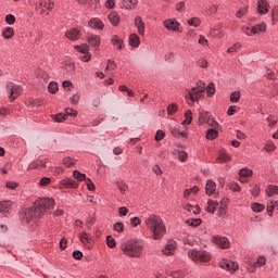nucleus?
<instances>
[{
	"label": "nucleus",
	"instance_id": "nucleus-1",
	"mask_svg": "<svg viewBox=\"0 0 278 278\" xmlns=\"http://www.w3.org/2000/svg\"><path fill=\"white\" fill-rule=\"evenodd\" d=\"M146 227L152 231V237L154 240H162L166 235V226L164 225V220L160 215L152 214L150 215L146 222Z\"/></svg>",
	"mask_w": 278,
	"mask_h": 278
},
{
	"label": "nucleus",
	"instance_id": "nucleus-2",
	"mask_svg": "<svg viewBox=\"0 0 278 278\" xmlns=\"http://www.w3.org/2000/svg\"><path fill=\"white\" fill-rule=\"evenodd\" d=\"M206 212L214 214L217 210L216 216L218 218H227L229 212V200L228 198H222L219 202L210 199L207 201Z\"/></svg>",
	"mask_w": 278,
	"mask_h": 278
},
{
	"label": "nucleus",
	"instance_id": "nucleus-3",
	"mask_svg": "<svg viewBox=\"0 0 278 278\" xmlns=\"http://www.w3.org/2000/svg\"><path fill=\"white\" fill-rule=\"evenodd\" d=\"M55 206V200L51 198H41L35 202V210L30 211L29 214H35V218H42L47 212L53 210Z\"/></svg>",
	"mask_w": 278,
	"mask_h": 278
},
{
	"label": "nucleus",
	"instance_id": "nucleus-4",
	"mask_svg": "<svg viewBox=\"0 0 278 278\" xmlns=\"http://www.w3.org/2000/svg\"><path fill=\"white\" fill-rule=\"evenodd\" d=\"M203 92H205V83H198L195 87L187 90L186 100L189 105H194L195 101H199L201 97H203Z\"/></svg>",
	"mask_w": 278,
	"mask_h": 278
},
{
	"label": "nucleus",
	"instance_id": "nucleus-5",
	"mask_svg": "<svg viewBox=\"0 0 278 278\" xmlns=\"http://www.w3.org/2000/svg\"><path fill=\"white\" fill-rule=\"evenodd\" d=\"M142 245L137 243V241H127L126 243L122 244V251L128 257H140L142 255Z\"/></svg>",
	"mask_w": 278,
	"mask_h": 278
},
{
	"label": "nucleus",
	"instance_id": "nucleus-6",
	"mask_svg": "<svg viewBox=\"0 0 278 278\" xmlns=\"http://www.w3.org/2000/svg\"><path fill=\"white\" fill-rule=\"evenodd\" d=\"M188 257L191 258L192 262H201L202 264L212 262V254L205 250L191 249L188 251Z\"/></svg>",
	"mask_w": 278,
	"mask_h": 278
},
{
	"label": "nucleus",
	"instance_id": "nucleus-7",
	"mask_svg": "<svg viewBox=\"0 0 278 278\" xmlns=\"http://www.w3.org/2000/svg\"><path fill=\"white\" fill-rule=\"evenodd\" d=\"M5 88L11 103H13V101H16V99H18L21 94H23V87L14 83H8Z\"/></svg>",
	"mask_w": 278,
	"mask_h": 278
},
{
	"label": "nucleus",
	"instance_id": "nucleus-8",
	"mask_svg": "<svg viewBox=\"0 0 278 278\" xmlns=\"http://www.w3.org/2000/svg\"><path fill=\"white\" fill-rule=\"evenodd\" d=\"M163 25L168 31H174L177 34H181L184 31L181 24H179V22H177L175 18L165 20Z\"/></svg>",
	"mask_w": 278,
	"mask_h": 278
},
{
	"label": "nucleus",
	"instance_id": "nucleus-9",
	"mask_svg": "<svg viewBox=\"0 0 278 278\" xmlns=\"http://www.w3.org/2000/svg\"><path fill=\"white\" fill-rule=\"evenodd\" d=\"M79 242L84 244L87 249H92L94 247V238H92V235L81 231L78 233Z\"/></svg>",
	"mask_w": 278,
	"mask_h": 278
},
{
	"label": "nucleus",
	"instance_id": "nucleus-10",
	"mask_svg": "<svg viewBox=\"0 0 278 278\" xmlns=\"http://www.w3.org/2000/svg\"><path fill=\"white\" fill-rule=\"evenodd\" d=\"M219 266L224 269L227 270L228 273H236L240 268V265H238V262H233L231 260L223 258L219 262Z\"/></svg>",
	"mask_w": 278,
	"mask_h": 278
},
{
	"label": "nucleus",
	"instance_id": "nucleus-11",
	"mask_svg": "<svg viewBox=\"0 0 278 278\" xmlns=\"http://www.w3.org/2000/svg\"><path fill=\"white\" fill-rule=\"evenodd\" d=\"M212 242L219 247V249H229V239L226 237H220V236H213Z\"/></svg>",
	"mask_w": 278,
	"mask_h": 278
},
{
	"label": "nucleus",
	"instance_id": "nucleus-12",
	"mask_svg": "<svg viewBox=\"0 0 278 278\" xmlns=\"http://www.w3.org/2000/svg\"><path fill=\"white\" fill-rule=\"evenodd\" d=\"M257 12L261 15H265V14H268V12H270V4L268 3V0L257 1Z\"/></svg>",
	"mask_w": 278,
	"mask_h": 278
},
{
	"label": "nucleus",
	"instance_id": "nucleus-13",
	"mask_svg": "<svg viewBox=\"0 0 278 278\" xmlns=\"http://www.w3.org/2000/svg\"><path fill=\"white\" fill-rule=\"evenodd\" d=\"M135 27H137V31H138L139 36H144L147 25L144 24V21H142V16L137 15L135 17Z\"/></svg>",
	"mask_w": 278,
	"mask_h": 278
},
{
	"label": "nucleus",
	"instance_id": "nucleus-14",
	"mask_svg": "<svg viewBox=\"0 0 278 278\" xmlns=\"http://www.w3.org/2000/svg\"><path fill=\"white\" fill-rule=\"evenodd\" d=\"M65 37L68 40H79V38H81V30L79 28H70L66 33H65Z\"/></svg>",
	"mask_w": 278,
	"mask_h": 278
},
{
	"label": "nucleus",
	"instance_id": "nucleus-15",
	"mask_svg": "<svg viewBox=\"0 0 278 278\" xmlns=\"http://www.w3.org/2000/svg\"><path fill=\"white\" fill-rule=\"evenodd\" d=\"M175 249H177V242L174 240H168L163 249V255H174Z\"/></svg>",
	"mask_w": 278,
	"mask_h": 278
},
{
	"label": "nucleus",
	"instance_id": "nucleus-16",
	"mask_svg": "<svg viewBox=\"0 0 278 278\" xmlns=\"http://www.w3.org/2000/svg\"><path fill=\"white\" fill-rule=\"evenodd\" d=\"M89 27H91V29L102 30L105 27V24H103V21H101L99 17H93L89 21Z\"/></svg>",
	"mask_w": 278,
	"mask_h": 278
},
{
	"label": "nucleus",
	"instance_id": "nucleus-17",
	"mask_svg": "<svg viewBox=\"0 0 278 278\" xmlns=\"http://www.w3.org/2000/svg\"><path fill=\"white\" fill-rule=\"evenodd\" d=\"M108 18L111 25H113V27H118V25H121V15H118V12L116 11L111 12Z\"/></svg>",
	"mask_w": 278,
	"mask_h": 278
},
{
	"label": "nucleus",
	"instance_id": "nucleus-18",
	"mask_svg": "<svg viewBox=\"0 0 278 278\" xmlns=\"http://www.w3.org/2000/svg\"><path fill=\"white\" fill-rule=\"evenodd\" d=\"M60 188H77L78 184L77 181L73 180L72 178H65L63 180L60 181L59 184Z\"/></svg>",
	"mask_w": 278,
	"mask_h": 278
},
{
	"label": "nucleus",
	"instance_id": "nucleus-19",
	"mask_svg": "<svg viewBox=\"0 0 278 278\" xmlns=\"http://www.w3.org/2000/svg\"><path fill=\"white\" fill-rule=\"evenodd\" d=\"M0 212L3 216H8L10 212H12V202L11 201H2L0 202Z\"/></svg>",
	"mask_w": 278,
	"mask_h": 278
},
{
	"label": "nucleus",
	"instance_id": "nucleus-20",
	"mask_svg": "<svg viewBox=\"0 0 278 278\" xmlns=\"http://www.w3.org/2000/svg\"><path fill=\"white\" fill-rule=\"evenodd\" d=\"M138 5V0H122L121 8L123 10H135Z\"/></svg>",
	"mask_w": 278,
	"mask_h": 278
},
{
	"label": "nucleus",
	"instance_id": "nucleus-21",
	"mask_svg": "<svg viewBox=\"0 0 278 278\" xmlns=\"http://www.w3.org/2000/svg\"><path fill=\"white\" fill-rule=\"evenodd\" d=\"M88 42L90 47H93V49H97L101 45V37L99 35H88Z\"/></svg>",
	"mask_w": 278,
	"mask_h": 278
},
{
	"label": "nucleus",
	"instance_id": "nucleus-22",
	"mask_svg": "<svg viewBox=\"0 0 278 278\" xmlns=\"http://www.w3.org/2000/svg\"><path fill=\"white\" fill-rule=\"evenodd\" d=\"M205 190L208 197H212V194H216V182H214V180H207Z\"/></svg>",
	"mask_w": 278,
	"mask_h": 278
},
{
	"label": "nucleus",
	"instance_id": "nucleus-23",
	"mask_svg": "<svg viewBox=\"0 0 278 278\" xmlns=\"http://www.w3.org/2000/svg\"><path fill=\"white\" fill-rule=\"evenodd\" d=\"M129 46L132 49H138L140 47V37L137 34H131L129 36Z\"/></svg>",
	"mask_w": 278,
	"mask_h": 278
},
{
	"label": "nucleus",
	"instance_id": "nucleus-24",
	"mask_svg": "<svg viewBox=\"0 0 278 278\" xmlns=\"http://www.w3.org/2000/svg\"><path fill=\"white\" fill-rule=\"evenodd\" d=\"M218 164H225V162H231V155L225 151H219V154L217 156Z\"/></svg>",
	"mask_w": 278,
	"mask_h": 278
},
{
	"label": "nucleus",
	"instance_id": "nucleus-25",
	"mask_svg": "<svg viewBox=\"0 0 278 278\" xmlns=\"http://www.w3.org/2000/svg\"><path fill=\"white\" fill-rule=\"evenodd\" d=\"M267 29L266 23H261L252 27L253 36L264 34Z\"/></svg>",
	"mask_w": 278,
	"mask_h": 278
},
{
	"label": "nucleus",
	"instance_id": "nucleus-26",
	"mask_svg": "<svg viewBox=\"0 0 278 278\" xmlns=\"http://www.w3.org/2000/svg\"><path fill=\"white\" fill-rule=\"evenodd\" d=\"M111 43L113 45V47H116L118 51H121V49H123V46L125 45V42L118 37V35L112 37Z\"/></svg>",
	"mask_w": 278,
	"mask_h": 278
},
{
	"label": "nucleus",
	"instance_id": "nucleus-27",
	"mask_svg": "<svg viewBox=\"0 0 278 278\" xmlns=\"http://www.w3.org/2000/svg\"><path fill=\"white\" fill-rule=\"evenodd\" d=\"M30 168H47V160L37 159L30 163Z\"/></svg>",
	"mask_w": 278,
	"mask_h": 278
},
{
	"label": "nucleus",
	"instance_id": "nucleus-28",
	"mask_svg": "<svg viewBox=\"0 0 278 278\" xmlns=\"http://www.w3.org/2000/svg\"><path fill=\"white\" fill-rule=\"evenodd\" d=\"M2 37H3L5 40H11V38H14V28H12V27H5V28L2 30Z\"/></svg>",
	"mask_w": 278,
	"mask_h": 278
},
{
	"label": "nucleus",
	"instance_id": "nucleus-29",
	"mask_svg": "<svg viewBox=\"0 0 278 278\" xmlns=\"http://www.w3.org/2000/svg\"><path fill=\"white\" fill-rule=\"evenodd\" d=\"M64 71H65L66 75H70V76L75 75V63L66 62L64 65Z\"/></svg>",
	"mask_w": 278,
	"mask_h": 278
},
{
	"label": "nucleus",
	"instance_id": "nucleus-30",
	"mask_svg": "<svg viewBox=\"0 0 278 278\" xmlns=\"http://www.w3.org/2000/svg\"><path fill=\"white\" fill-rule=\"evenodd\" d=\"M275 194H278V186L268 185L266 188V195L270 198V197H275Z\"/></svg>",
	"mask_w": 278,
	"mask_h": 278
},
{
	"label": "nucleus",
	"instance_id": "nucleus-31",
	"mask_svg": "<svg viewBox=\"0 0 278 278\" xmlns=\"http://www.w3.org/2000/svg\"><path fill=\"white\" fill-rule=\"evenodd\" d=\"M212 115L207 112H202L199 114V124L200 125H207V122L210 121V117Z\"/></svg>",
	"mask_w": 278,
	"mask_h": 278
},
{
	"label": "nucleus",
	"instance_id": "nucleus-32",
	"mask_svg": "<svg viewBox=\"0 0 278 278\" xmlns=\"http://www.w3.org/2000/svg\"><path fill=\"white\" fill-rule=\"evenodd\" d=\"M184 208L187 210V212H189L190 214H200L201 213V207H199V205L186 204L184 206Z\"/></svg>",
	"mask_w": 278,
	"mask_h": 278
},
{
	"label": "nucleus",
	"instance_id": "nucleus-33",
	"mask_svg": "<svg viewBox=\"0 0 278 278\" xmlns=\"http://www.w3.org/2000/svg\"><path fill=\"white\" fill-rule=\"evenodd\" d=\"M63 164H64V166H66V168H71L77 164V160H75L71 156H66L63 159Z\"/></svg>",
	"mask_w": 278,
	"mask_h": 278
},
{
	"label": "nucleus",
	"instance_id": "nucleus-34",
	"mask_svg": "<svg viewBox=\"0 0 278 278\" xmlns=\"http://www.w3.org/2000/svg\"><path fill=\"white\" fill-rule=\"evenodd\" d=\"M74 49H76V51H78V53H89L90 51V46L87 43L80 45V46H74Z\"/></svg>",
	"mask_w": 278,
	"mask_h": 278
},
{
	"label": "nucleus",
	"instance_id": "nucleus-35",
	"mask_svg": "<svg viewBox=\"0 0 278 278\" xmlns=\"http://www.w3.org/2000/svg\"><path fill=\"white\" fill-rule=\"evenodd\" d=\"M216 138H218V131L216 130V128L208 129L206 132V139L216 140Z\"/></svg>",
	"mask_w": 278,
	"mask_h": 278
},
{
	"label": "nucleus",
	"instance_id": "nucleus-36",
	"mask_svg": "<svg viewBox=\"0 0 278 278\" xmlns=\"http://www.w3.org/2000/svg\"><path fill=\"white\" fill-rule=\"evenodd\" d=\"M240 177H253V169H250L249 167H243L239 170Z\"/></svg>",
	"mask_w": 278,
	"mask_h": 278
},
{
	"label": "nucleus",
	"instance_id": "nucleus-37",
	"mask_svg": "<svg viewBox=\"0 0 278 278\" xmlns=\"http://www.w3.org/2000/svg\"><path fill=\"white\" fill-rule=\"evenodd\" d=\"M251 210L256 213H260V212H264V210H266V206H264V204L262 203L254 202L251 204Z\"/></svg>",
	"mask_w": 278,
	"mask_h": 278
},
{
	"label": "nucleus",
	"instance_id": "nucleus-38",
	"mask_svg": "<svg viewBox=\"0 0 278 278\" xmlns=\"http://www.w3.org/2000/svg\"><path fill=\"white\" fill-rule=\"evenodd\" d=\"M192 123V111L187 110L185 112V121L181 123V125H190Z\"/></svg>",
	"mask_w": 278,
	"mask_h": 278
},
{
	"label": "nucleus",
	"instance_id": "nucleus-39",
	"mask_svg": "<svg viewBox=\"0 0 278 278\" xmlns=\"http://www.w3.org/2000/svg\"><path fill=\"white\" fill-rule=\"evenodd\" d=\"M199 192V187L194 186L192 188L186 189L184 192L185 199H188L191 194H197Z\"/></svg>",
	"mask_w": 278,
	"mask_h": 278
},
{
	"label": "nucleus",
	"instance_id": "nucleus-40",
	"mask_svg": "<svg viewBox=\"0 0 278 278\" xmlns=\"http://www.w3.org/2000/svg\"><path fill=\"white\" fill-rule=\"evenodd\" d=\"M58 90H60V88L58 87V83H55V81L49 83V85H48V91H49L51 94H55V92H58Z\"/></svg>",
	"mask_w": 278,
	"mask_h": 278
},
{
	"label": "nucleus",
	"instance_id": "nucleus-41",
	"mask_svg": "<svg viewBox=\"0 0 278 278\" xmlns=\"http://www.w3.org/2000/svg\"><path fill=\"white\" fill-rule=\"evenodd\" d=\"M73 177L77 179V181H86V174H81V172L77 169L73 172Z\"/></svg>",
	"mask_w": 278,
	"mask_h": 278
},
{
	"label": "nucleus",
	"instance_id": "nucleus-42",
	"mask_svg": "<svg viewBox=\"0 0 278 278\" xmlns=\"http://www.w3.org/2000/svg\"><path fill=\"white\" fill-rule=\"evenodd\" d=\"M247 14H249V7H243L237 11L236 16L237 18H242L247 16Z\"/></svg>",
	"mask_w": 278,
	"mask_h": 278
},
{
	"label": "nucleus",
	"instance_id": "nucleus-43",
	"mask_svg": "<svg viewBox=\"0 0 278 278\" xmlns=\"http://www.w3.org/2000/svg\"><path fill=\"white\" fill-rule=\"evenodd\" d=\"M275 205H277V202H273V200L267 203L266 210H267L268 216H270V217H273V213H274L275 210H276V208H275Z\"/></svg>",
	"mask_w": 278,
	"mask_h": 278
},
{
	"label": "nucleus",
	"instance_id": "nucleus-44",
	"mask_svg": "<svg viewBox=\"0 0 278 278\" xmlns=\"http://www.w3.org/2000/svg\"><path fill=\"white\" fill-rule=\"evenodd\" d=\"M213 94H216V87L214 83H210L206 88V97H212Z\"/></svg>",
	"mask_w": 278,
	"mask_h": 278
},
{
	"label": "nucleus",
	"instance_id": "nucleus-45",
	"mask_svg": "<svg viewBox=\"0 0 278 278\" xmlns=\"http://www.w3.org/2000/svg\"><path fill=\"white\" fill-rule=\"evenodd\" d=\"M201 223H203V220H201V218H190L187 220V225H189L190 227H199V225H201Z\"/></svg>",
	"mask_w": 278,
	"mask_h": 278
},
{
	"label": "nucleus",
	"instance_id": "nucleus-46",
	"mask_svg": "<svg viewBox=\"0 0 278 278\" xmlns=\"http://www.w3.org/2000/svg\"><path fill=\"white\" fill-rule=\"evenodd\" d=\"M113 229L114 231H117V233H123V231H125V224L117 222L113 225Z\"/></svg>",
	"mask_w": 278,
	"mask_h": 278
},
{
	"label": "nucleus",
	"instance_id": "nucleus-47",
	"mask_svg": "<svg viewBox=\"0 0 278 278\" xmlns=\"http://www.w3.org/2000/svg\"><path fill=\"white\" fill-rule=\"evenodd\" d=\"M188 25H190V27H199V25H201V20H199V17H191L188 20Z\"/></svg>",
	"mask_w": 278,
	"mask_h": 278
},
{
	"label": "nucleus",
	"instance_id": "nucleus-48",
	"mask_svg": "<svg viewBox=\"0 0 278 278\" xmlns=\"http://www.w3.org/2000/svg\"><path fill=\"white\" fill-rule=\"evenodd\" d=\"M264 149L267 153H273V151H275L277 149V146H275V143H273V141H269L265 144Z\"/></svg>",
	"mask_w": 278,
	"mask_h": 278
},
{
	"label": "nucleus",
	"instance_id": "nucleus-49",
	"mask_svg": "<svg viewBox=\"0 0 278 278\" xmlns=\"http://www.w3.org/2000/svg\"><path fill=\"white\" fill-rule=\"evenodd\" d=\"M240 101V91H233L230 94V103H238Z\"/></svg>",
	"mask_w": 278,
	"mask_h": 278
},
{
	"label": "nucleus",
	"instance_id": "nucleus-50",
	"mask_svg": "<svg viewBox=\"0 0 278 278\" xmlns=\"http://www.w3.org/2000/svg\"><path fill=\"white\" fill-rule=\"evenodd\" d=\"M106 244L110 249H114L116 247V239L112 236H106Z\"/></svg>",
	"mask_w": 278,
	"mask_h": 278
},
{
	"label": "nucleus",
	"instance_id": "nucleus-51",
	"mask_svg": "<svg viewBox=\"0 0 278 278\" xmlns=\"http://www.w3.org/2000/svg\"><path fill=\"white\" fill-rule=\"evenodd\" d=\"M164 138H166V132H164V130H157L154 140L160 142L161 140H164Z\"/></svg>",
	"mask_w": 278,
	"mask_h": 278
},
{
	"label": "nucleus",
	"instance_id": "nucleus-52",
	"mask_svg": "<svg viewBox=\"0 0 278 278\" xmlns=\"http://www.w3.org/2000/svg\"><path fill=\"white\" fill-rule=\"evenodd\" d=\"M177 112V103H172L167 106V114L168 116H173Z\"/></svg>",
	"mask_w": 278,
	"mask_h": 278
},
{
	"label": "nucleus",
	"instance_id": "nucleus-53",
	"mask_svg": "<svg viewBox=\"0 0 278 278\" xmlns=\"http://www.w3.org/2000/svg\"><path fill=\"white\" fill-rule=\"evenodd\" d=\"M117 188H118L121 194H125L127 192V190L129 189V187L125 182H118Z\"/></svg>",
	"mask_w": 278,
	"mask_h": 278
},
{
	"label": "nucleus",
	"instance_id": "nucleus-54",
	"mask_svg": "<svg viewBox=\"0 0 278 278\" xmlns=\"http://www.w3.org/2000/svg\"><path fill=\"white\" fill-rule=\"evenodd\" d=\"M271 21H273V23H277V21H278V7L277 5L271 9Z\"/></svg>",
	"mask_w": 278,
	"mask_h": 278
},
{
	"label": "nucleus",
	"instance_id": "nucleus-55",
	"mask_svg": "<svg viewBox=\"0 0 278 278\" xmlns=\"http://www.w3.org/2000/svg\"><path fill=\"white\" fill-rule=\"evenodd\" d=\"M53 118L55 123H62L63 121H66V114L64 115V113H59L56 115H53Z\"/></svg>",
	"mask_w": 278,
	"mask_h": 278
},
{
	"label": "nucleus",
	"instance_id": "nucleus-56",
	"mask_svg": "<svg viewBox=\"0 0 278 278\" xmlns=\"http://www.w3.org/2000/svg\"><path fill=\"white\" fill-rule=\"evenodd\" d=\"M5 23L8 25H14L16 23V17L14 15H12V14H8L5 16Z\"/></svg>",
	"mask_w": 278,
	"mask_h": 278
},
{
	"label": "nucleus",
	"instance_id": "nucleus-57",
	"mask_svg": "<svg viewBox=\"0 0 278 278\" xmlns=\"http://www.w3.org/2000/svg\"><path fill=\"white\" fill-rule=\"evenodd\" d=\"M178 160L179 162H186L188 160V152L178 151Z\"/></svg>",
	"mask_w": 278,
	"mask_h": 278
},
{
	"label": "nucleus",
	"instance_id": "nucleus-58",
	"mask_svg": "<svg viewBox=\"0 0 278 278\" xmlns=\"http://www.w3.org/2000/svg\"><path fill=\"white\" fill-rule=\"evenodd\" d=\"M242 45L240 42L235 43L232 47L227 49V53H236L238 49H241Z\"/></svg>",
	"mask_w": 278,
	"mask_h": 278
},
{
	"label": "nucleus",
	"instance_id": "nucleus-59",
	"mask_svg": "<svg viewBox=\"0 0 278 278\" xmlns=\"http://www.w3.org/2000/svg\"><path fill=\"white\" fill-rule=\"evenodd\" d=\"M254 264H255L256 267L258 266V268H261V266H265L266 265V257L265 256H260Z\"/></svg>",
	"mask_w": 278,
	"mask_h": 278
},
{
	"label": "nucleus",
	"instance_id": "nucleus-60",
	"mask_svg": "<svg viewBox=\"0 0 278 278\" xmlns=\"http://www.w3.org/2000/svg\"><path fill=\"white\" fill-rule=\"evenodd\" d=\"M49 184H51V178L49 177H42L39 181V186H41V188H45V186H49Z\"/></svg>",
	"mask_w": 278,
	"mask_h": 278
},
{
	"label": "nucleus",
	"instance_id": "nucleus-61",
	"mask_svg": "<svg viewBox=\"0 0 278 278\" xmlns=\"http://www.w3.org/2000/svg\"><path fill=\"white\" fill-rule=\"evenodd\" d=\"M5 186H7V188L9 190H16L18 188V182H16V181H8L5 184Z\"/></svg>",
	"mask_w": 278,
	"mask_h": 278
},
{
	"label": "nucleus",
	"instance_id": "nucleus-62",
	"mask_svg": "<svg viewBox=\"0 0 278 278\" xmlns=\"http://www.w3.org/2000/svg\"><path fill=\"white\" fill-rule=\"evenodd\" d=\"M206 125L213 127V129H216L218 127V122H216V119H214V117L211 116Z\"/></svg>",
	"mask_w": 278,
	"mask_h": 278
},
{
	"label": "nucleus",
	"instance_id": "nucleus-63",
	"mask_svg": "<svg viewBox=\"0 0 278 278\" xmlns=\"http://www.w3.org/2000/svg\"><path fill=\"white\" fill-rule=\"evenodd\" d=\"M86 184H87V189L90 191V192H94V182H92V180L90 178H87L86 179Z\"/></svg>",
	"mask_w": 278,
	"mask_h": 278
},
{
	"label": "nucleus",
	"instance_id": "nucleus-64",
	"mask_svg": "<svg viewBox=\"0 0 278 278\" xmlns=\"http://www.w3.org/2000/svg\"><path fill=\"white\" fill-rule=\"evenodd\" d=\"M142 220L140 219V217H131L130 218V225H132V227H138V225H141Z\"/></svg>",
	"mask_w": 278,
	"mask_h": 278
}]
</instances>
